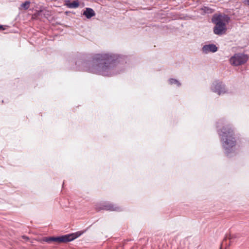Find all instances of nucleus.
<instances>
[{"instance_id":"ddd939ff","label":"nucleus","mask_w":249,"mask_h":249,"mask_svg":"<svg viewBox=\"0 0 249 249\" xmlns=\"http://www.w3.org/2000/svg\"><path fill=\"white\" fill-rule=\"evenodd\" d=\"M111 210L113 211H117L118 210V208L115 207L114 208H112Z\"/></svg>"},{"instance_id":"20e7f679","label":"nucleus","mask_w":249,"mask_h":249,"mask_svg":"<svg viewBox=\"0 0 249 249\" xmlns=\"http://www.w3.org/2000/svg\"><path fill=\"white\" fill-rule=\"evenodd\" d=\"M82 232L81 231H78L71 234H67L62 236L57 237H50L45 238L43 239L44 241L49 242L51 241H55L59 243H65L69 241H71L77 237H79Z\"/></svg>"},{"instance_id":"f8f14e48","label":"nucleus","mask_w":249,"mask_h":249,"mask_svg":"<svg viewBox=\"0 0 249 249\" xmlns=\"http://www.w3.org/2000/svg\"><path fill=\"white\" fill-rule=\"evenodd\" d=\"M201 11L202 13H212V10L208 7H205L202 9H201Z\"/></svg>"},{"instance_id":"1a4fd4ad","label":"nucleus","mask_w":249,"mask_h":249,"mask_svg":"<svg viewBox=\"0 0 249 249\" xmlns=\"http://www.w3.org/2000/svg\"><path fill=\"white\" fill-rule=\"evenodd\" d=\"M83 15L88 18H90L95 15L94 11L89 8H87L84 12Z\"/></svg>"},{"instance_id":"2eb2a0df","label":"nucleus","mask_w":249,"mask_h":249,"mask_svg":"<svg viewBox=\"0 0 249 249\" xmlns=\"http://www.w3.org/2000/svg\"><path fill=\"white\" fill-rule=\"evenodd\" d=\"M220 249H222V247H221Z\"/></svg>"},{"instance_id":"7ed1b4c3","label":"nucleus","mask_w":249,"mask_h":249,"mask_svg":"<svg viewBox=\"0 0 249 249\" xmlns=\"http://www.w3.org/2000/svg\"><path fill=\"white\" fill-rule=\"evenodd\" d=\"M222 145L225 149V153L229 154L233 152L236 145V141L233 137V131L231 129H223L222 134Z\"/></svg>"},{"instance_id":"9b49d317","label":"nucleus","mask_w":249,"mask_h":249,"mask_svg":"<svg viewBox=\"0 0 249 249\" xmlns=\"http://www.w3.org/2000/svg\"><path fill=\"white\" fill-rule=\"evenodd\" d=\"M30 2L26 1L24 3H22L20 6V9L21 10H26L30 7Z\"/></svg>"},{"instance_id":"f257e3e1","label":"nucleus","mask_w":249,"mask_h":249,"mask_svg":"<svg viewBox=\"0 0 249 249\" xmlns=\"http://www.w3.org/2000/svg\"><path fill=\"white\" fill-rule=\"evenodd\" d=\"M112 58L107 54H97L95 56L93 64L98 65L97 68H93L92 72L98 71L103 75L108 74V71L111 67Z\"/></svg>"},{"instance_id":"0eeeda50","label":"nucleus","mask_w":249,"mask_h":249,"mask_svg":"<svg viewBox=\"0 0 249 249\" xmlns=\"http://www.w3.org/2000/svg\"><path fill=\"white\" fill-rule=\"evenodd\" d=\"M217 47L213 44H209L205 45L202 48V52L205 54L209 53H214L217 51Z\"/></svg>"},{"instance_id":"6e6552de","label":"nucleus","mask_w":249,"mask_h":249,"mask_svg":"<svg viewBox=\"0 0 249 249\" xmlns=\"http://www.w3.org/2000/svg\"><path fill=\"white\" fill-rule=\"evenodd\" d=\"M65 5L70 8H76L79 6V2L78 0H74L72 2H71L69 0H66Z\"/></svg>"},{"instance_id":"4468645a","label":"nucleus","mask_w":249,"mask_h":249,"mask_svg":"<svg viewBox=\"0 0 249 249\" xmlns=\"http://www.w3.org/2000/svg\"><path fill=\"white\" fill-rule=\"evenodd\" d=\"M0 29L4 30V28L3 27V26H2L0 25Z\"/></svg>"},{"instance_id":"423d86ee","label":"nucleus","mask_w":249,"mask_h":249,"mask_svg":"<svg viewBox=\"0 0 249 249\" xmlns=\"http://www.w3.org/2000/svg\"><path fill=\"white\" fill-rule=\"evenodd\" d=\"M212 90L219 95H223L228 92L225 85L221 82H214L211 85Z\"/></svg>"},{"instance_id":"f03ea898","label":"nucleus","mask_w":249,"mask_h":249,"mask_svg":"<svg viewBox=\"0 0 249 249\" xmlns=\"http://www.w3.org/2000/svg\"><path fill=\"white\" fill-rule=\"evenodd\" d=\"M212 22L214 24L213 33L216 35L225 34L227 28L226 25L230 20V18L225 14H215L212 18Z\"/></svg>"},{"instance_id":"9d476101","label":"nucleus","mask_w":249,"mask_h":249,"mask_svg":"<svg viewBox=\"0 0 249 249\" xmlns=\"http://www.w3.org/2000/svg\"><path fill=\"white\" fill-rule=\"evenodd\" d=\"M168 83L171 85L175 86V87H179L181 85L180 82L178 81L177 79L174 78H170L168 80Z\"/></svg>"},{"instance_id":"39448f33","label":"nucleus","mask_w":249,"mask_h":249,"mask_svg":"<svg viewBox=\"0 0 249 249\" xmlns=\"http://www.w3.org/2000/svg\"><path fill=\"white\" fill-rule=\"evenodd\" d=\"M247 55L243 53H237L232 56L230 59L231 65L238 66L245 63L248 60Z\"/></svg>"}]
</instances>
